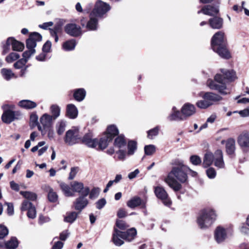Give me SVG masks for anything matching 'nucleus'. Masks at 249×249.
Listing matches in <instances>:
<instances>
[{
	"label": "nucleus",
	"instance_id": "nucleus-1",
	"mask_svg": "<svg viewBox=\"0 0 249 249\" xmlns=\"http://www.w3.org/2000/svg\"><path fill=\"white\" fill-rule=\"evenodd\" d=\"M189 170V168L185 165L182 161H176L171 171L164 180L175 191H178L182 187L178 181L182 183L187 181Z\"/></svg>",
	"mask_w": 249,
	"mask_h": 249
},
{
	"label": "nucleus",
	"instance_id": "nucleus-2",
	"mask_svg": "<svg viewBox=\"0 0 249 249\" xmlns=\"http://www.w3.org/2000/svg\"><path fill=\"white\" fill-rule=\"evenodd\" d=\"M211 46L213 51L216 52L221 57L229 59L231 54L227 47V40L223 32L219 31L213 36Z\"/></svg>",
	"mask_w": 249,
	"mask_h": 249
},
{
	"label": "nucleus",
	"instance_id": "nucleus-3",
	"mask_svg": "<svg viewBox=\"0 0 249 249\" xmlns=\"http://www.w3.org/2000/svg\"><path fill=\"white\" fill-rule=\"evenodd\" d=\"M214 211L211 208L203 209L199 213L197 222L201 229H206L210 227L216 219Z\"/></svg>",
	"mask_w": 249,
	"mask_h": 249
},
{
	"label": "nucleus",
	"instance_id": "nucleus-4",
	"mask_svg": "<svg viewBox=\"0 0 249 249\" xmlns=\"http://www.w3.org/2000/svg\"><path fill=\"white\" fill-rule=\"evenodd\" d=\"M207 85L211 89L217 90L222 94L226 95L230 93V91H227L226 86L224 82V79L220 74L215 75L214 80H208Z\"/></svg>",
	"mask_w": 249,
	"mask_h": 249
},
{
	"label": "nucleus",
	"instance_id": "nucleus-5",
	"mask_svg": "<svg viewBox=\"0 0 249 249\" xmlns=\"http://www.w3.org/2000/svg\"><path fill=\"white\" fill-rule=\"evenodd\" d=\"M4 112L1 116L2 121L6 124H10L15 120L19 119L21 115L18 111H12L11 109L14 108V106H9L8 105L3 106Z\"/></svg>",
	"mask_w": 249,
	"mask_h": 249
},
{
	"label": "nucleus",
	"instance_id": "nucleus-6",
	"mask_svg": "<svg viewBox=\"0 0 249 249\" xmlns=\"http://www.w3.org/2000/svg\"><path fill=\"white\" fill-rule=\"evenodd\" d=\"M65 143L72 145L78 143L81 141V135L77 129H70L66 133L64 138Z\"/></svg>",
	"mask_w": 249,
	"mask_h": 249
},
{
	"label": "nucleus",
	"instance_id": "nucleus-7",
	"mask_svg": "<svg viewBox=\"0 0 249 249\" xmlns=\"http://www.w3.org/2000/svg\"><path fill=\"white\" fill-rule=\"evenodd\" d=\"M110 8L109 4L102 0H98L96 2L91 13L95 17H101L109 11Z\"/></svg>",
	"mask_w": 249,
	"mask_h": 249
},
{
	"label": "nucleus",
	"instance_id": "nucleus-8",
	"mask_svg": "<svg viewBox=\"0 0 249 249\" xmlns=\"http://www.w3.org/2000/svg\"><path fill=\"white\" fill-rule=\"evenodd\" d=\"M94 15L91 13L89 20L83 18L80 20V24L83 27H85L89 31H95L98 28V20Z\"/></svg>",
	"mask_w": 249,
	"mask_h": 249
},
{
	"label": "nucleus",
	"instance_id": "nucleus-9",
	"mask_svg": "<svg viewBox=\"0 0 249 249\" xmlns=\"http://www.w3.org/2000/svg\"><path fill=\"white\" fill-rule=\"evenodd\" d=\"M155 193L157 197L161 199L165 206L169 207L171 205V201L163 187L159 186L155 187Z\"/></svg>",
	"mask_w": 249,
	"mask_h": 249
},
{
	"label": "nucleus",
	"instance_id": "nucleus-10",
	"mask_svg": "<svg viewBox=\"0 0 249 249\" xmlns=\"http://www.w3.org/2000/svg\"><path fill=\"white\" fill-rule=\"evenodd\" d=\"M199 95L203 99H206L208 102L211 104V106L222 99L221 96L212 92H201Z\"/></svg>",
	"mask_w": 249,
	"mask_h": 249
},
{
	"label": "nucleus",
	"instance_id": "nucleus-11",
	"mask_svg": "<svg viewBox=\"0 0 249 249\" xmlns=\"http://www.w3.org/2000/svg\"><path fill=\"white\" fill-rule=\"evenodd\" d=\"M21 211H27V216L29 218L34 219L36 216V210L33 204L28 200L23 201L21 206Z\"/></svg>",
	"mask_w": 249,
	"mask_h": 249
},
{
	"label": "nucleus",
	"instance_id": "nucleus-12",
	"mask_svg": "<svg viewBox=\"0 0 249 249\" xmlns=\"http://www.w3.org/2000/svg\"><path fill=\"white\" fill-rule=\"evenodd\" d=\"M71 186L73 192L78 193L81 195L88 196L89 193V187H84V184L81 182L73 181L71 183Z\"/></svg>",
	"mask_w": 249,
	"mask_h": 249
},
{
	"label": "nucleus",
	"instance_id": "nucleus-13",
	"mask_svg": "<svg viewBox=\"0 0 249 249\" xmlns=\"http://www.w3.org/2000/svg\"><path fill=\"white\" fill-rule=\"evenodd\" d=\"M65 32L72 36H78L82 34L81 28L75 24H68L65 27Z\"/></svg>",
	"mask_w": 249,
	"mask_h": 249
},
{
	"label": "nucleus",
	"instance_id": "nucleus-14",
	"mask_svg": "<svg viewBox=\"0 0 249 249\" xmlns=\"http://www.w3.org/2000/svg\"><path fill=\"white\" fill-rule=\"evenodd\" d=\"M87 196L82 195L76 199L73 203L74 209L76 210L81 212L88 205L89 201L86 198Z\"/></svg>",
	"mask_w": 249,
	"mask_h": 249
},
{
	"label": "nucleus",
	"instance_id": "nucleus-15",
	"mask_svg": "<svg viewBox=\"0 0 249 249\" xmlns=\"http://www.w3.org/2000/svg\"><path fill=\"white\" fill-rule=\"evenodd\" d=\"M237 142L242 148H249V132H242L238 137Z\"/></svg>",
	"mask_w": 249,
	"mask_h": 249
},
{
	"label": "nucleus",
	"instance_id": "nucleus-16",
	"mask_svg": "<svg viewBox=\"0 0 249 249\" xmlns=\"http://www.w3.org/2000/svg\"><path fill=\"white\" fill-rule=\"evenodd\" d=\"M214 165L218 168H224L225 163L223 160V152L221 150H217L214 153Z\"/></svg>",
	"mask_w": 249,
	"mask_h": 249
},
{
	"label": "nucleus",
	"instance_id": "nucleus-17",
	"mask_svg": "<svg viewBox=\"0 0 249 249\" xmlns=\"http://www.w3.org/2000/svg\"><path fill=\"white\" fill-rule=\"evenodd\" d=\"M218 12L219 8L217 6L207 5L203 7L201 10L198 11L197 13H203L205 15L213 16L217 15Z\"/></svg>",
	"mask_w": 249,
	"mask_h": 249
},
{
	"label": "nucleus",
	"instance_id": "nucleus-18",
	"mask_svg": "<svg viewBox=\"0 0 249 249\" xmlns=\"http://www.w3.org/2000/svg\"><path fill=\"white\" fill-rule=\"evenodd\" d=\"M181 111L185 120L187 117H190L195 113L196 107L192 104L186 103L182 107Z\"/></svg>",
	"mask_w": 249,
	"mask_h": 249
},
{
	"label": "nucleus",
	"instance_id": "nucleus-19",
	"mask_svg": "<svg viewBox=\"0 0 249 249\" xmlns=\"http://www.w3.org/2000/svg\"><path fill=\"white\" fill-rule=\"evenodd\" d=\"M82 143L89 147L95 148L97 146L98 141L96 139H93L91 133H89L84 135L82 139Z\"/></svg>",
	"mask_w": 249,
	"mask_h": 249
},
{
	"label": "nucleus",
	"instance_id": "nucleus-20",
	"mask_svg": "<svg viewBox=\"0 0 249 249\" xmlns=\"http://www.w3.org/2000/svg\"><path fill=\"white\" fill-rule=\"evenodd\" d=\"M227 238L226 230L222 227H217L214 232V238L218 243L223 242Z\"/></svg>",
	"mask_w": 249,
	"mask_h": 249
},
{
	"label": "nucleus",
	"instance_id": "nucleus-21",
	"mask_svg": "<svg viewBox=\"0 0 249 249\" xmlns=\"http://www.w3.org/2000/svg\"><path fill=\"white\" fill-rule=\"evenodd\" d=\"M7 44L8 47L12 45V49L16 51H22L24 48V45L23 43L15 40L13 37H9L7 39Z\"/></svg>",
	"mask_w": 249,
	"mask_h": 249
},
{
	"label": "nucleus",
	"instance_id": "nucleus-22",
	"mask_svg": "<svg viewBox=\"0 0 249 249\" xmlns=\"http://www.w3.org/2000/svg\"><path fill=\"white\" fill-rule=\"evenodd\" d=\"M51 115H49L47 113L44 114L40 118V122L43 126L44 128H49L53 123V121L54 120Z\"/></svg>",
	"mask_w": 249,
	"mask_h": 249
},
{
	"label": "nucleus",
	"instance_id": "nucleus-23",
	"mask_svg": "<svg viewBox=\"0 0 249 249\" xmlns=\"http://www.w3.org/2000/svg\"><path fill=\"white\" fill-rule=\"evenodd\" d=\"M209 23L213 29H219L223 26V20L221 18L215 17L209 20Z\"/></svg>",
	"mask_w": 249,
	"mask_h": 249
},
{
	"label": "nucleus",
	"instance_id": "nucleus-24",
	"mask_svg": "<svg viewBox=\"0 0 249 249\" xmlns=\"http://www.w3.org/2000/svg\"><path fill=\"white\" fill-rule=\"evenodd\" d=\"M168 119L170 121L184 120L182 113H180L175 107L172 108V113L168 116Z\"/></svg>",
	"mask_w": 249,
	"mask_h": 249
},
{
	"label": "nucleus",
	"instance_id": "nucleus-25",
	"mask_svg": "<svg viewBox=\"0 0 249 249\" xmlns=\"http://www.w3.org/2000/svg\"><path fill=\"white\" fill-rule=\"evenodd\" d=\"M214 154L211 152H206L204 156L202 165L204 168H207L212 164L214 160Z\"/></svg>",
	"mask_w": 249,
	"mask_h": 249
},
{
	"label": "nucleus",
	"instance_id": "nucleus-26",
	"mask_svg": "<svg viewBox=\"0 0 249 249\" xmlns=\"http://www.w3.org/2000/svg\"><path fill=\"white\" fill-rule=\"evenodd\" d=\"M121 236H122L123 239L128 241H131L136 235V230L134 228H131L127 230L126 232H118Z\"/></svg>",
	"mask_w": 249,
	"mask_h": 249
},
{
	"label": "nucleus",
	"instance_id": "nucleus-27",
	"mask_svg": "<svg viewBox=\"0 0 249 249\" xmlns=\"http://www.w3.org/2000/svg\"><path fill=\"white\" fill-rule=\"evenodd\" d=\"M115 147L119 149L124 148L126 145V140L123 135L118 136L114 141Z\"/></svg>",
	"mask_w": 249,
	"mask_h": 249
},
{
	"label": "nucleus",
	"instance_id": "nucleus-28",
	"mask_svg": "<svg viewBox=\"0 0 249 249\" xmlns=\"http://www.w3.org/2000/svg\"><path fill=\"white\" fill-rule=\"evenodd\" d=\"M44 189L48 193V197L50 201L55 202L57 200L58 196L55 192L53 191V189L48 185H45Z\"/></svg>",
	"mask_w": 249,
	"mask_h": 249
},
{
	"label": "nucleus",
	"instance_id": "nucleus-29",
	"mask_svg": "<svg viewBox=\"0 0 249 249\" xmlns=\"http://www.w3.org/2000/svg\"><path fill=\"white\" fill-rule=\"evenodd\" d=\"M143 204V201L140 197L134 196L127 201V206L131 209H134Z\"/></svg>",
	"mask_w": 249,
	"mask_h": 249
},
{
	"label": "nucleus",
	"instance_id": "nucleus-30",
	"mask_svg": "<svg viewBox=\"0 0 249 249\" xmlns=\"http://www.w3.org/2000/svg\"><path fill=\"white\" fill-rule=\"evenodd\" d=\"M18 105L21 107L26 109H31L36 107V104L31 100H23L18 102Z\"/></svg>",
	"mask_w": 249,
	"mask_h": 249
},
{
	"label": "nucleus",
	"instance_id": "nucleus-31",
	"mask_svg": "<svg viewBox=\"0 0 249 249\" xmlns=\"http://www.w3.org/2000/svg\"><path fill=\"white\" fill-rule=\"evenodd\" d=\"M67 114L69 118L74 119L77 116L78 110L74 105L69 104L67 107Z\"/></svg>",
	"mask_w": 249,
	"mask_h": 249
},
{
	"label": "nucleus",
	"instance_id": "nucleus-32",
	"mask_svg": "<svg viewBox=\"0 0 249 249\" xmlns=\"http://www.w3.org/2000/svg\"><path fill=\"white\" fill-rule=\"evenodd\" d=\"M112 140L111 138H109L106 135H104L100 139L99 142L98 141L97 145L98 146V148L102 150L105 149Z\"/></svg>",
	"mask_w": 249,
	"mask_h": 249
},
{
	"label": "nucleus",
	"instance_id": "nucleus-33",
	"mask_svg": "<svg viewBox=\"0 0 249 249\" xmlns=\"http://www.w3.org/2000/svg\"><path fill=\"white\" fill-rule=\"evenodd\" d=\"M118 134L119 130L117 127L114 125H111L107 127V132L105 135L113 140V138Z\"/></svg>",
	"mask_w": 249,
	"mask_h": 249
},
{
	"label": "nucleus",
	"instance_id": "nucleus-34",
	"mask_svg": "<svg viewBox=\"0 0 249 249\" xmlns=\"http://www.w3.org/2000/svg\"><path fill=\"white\" fill-rule=\"evenodd\" d=\"M118 232H122V231L117 230H114V233L113 234L112 241L114 244L116 246H121L124 244L123 241V237L121 236Z\"/></svg>",
	"mask_w": 249,
	"mask_h": 249
},
{
	"label": "nucleus",
	"instance_id": "nucleus-35",
	"mask_svg": "<svg viewBox=\"0 0 249 249\" xmlns=\"http://www.w3.org/2000/svg\"><path fill=\"white\" fill-rule=\"evenodd\" d=\"M226 148L228 154H232L235 150V140L232 138L229 139L226 142Z\"/></svg>",
	"mask_w": 249,
	"mask_h": 249
},
{
	"label": "nucleus",
	"instance_id": "nucleus-36",
	"mask_svg": "<svg viewBox=\"0 0 249 249\" xmlns=\"http://www.w3.org/2000/svg\"><path fill=\"white\" fill-rule=\"evenodd\" d=\"M221 72L224 75V78L232 81L234 80L236 77L235 71L233 70H221Z\"/></svg>",
	"mask_w": 249,
	"mask_h": 249
},
{
	"label": "nucleus",
	"instance_id": "nucleus-37",
	"mask_svg": "<svg viewBox=\"0 0 249 249\" xmlns=\"http://www.w3.org/2000/svg\"><path fill=\"white\" fill-rule=\"evenodd\" d=\"M60 186L66 196H74V193L72 192L71 188L68 184L62 182L60 184Z\"/></svg>",
	"mask_w": 249,
	"mask_h": 249
},
{
	"label": "nucleus",
	"instance_id": "nucleus-38",
	"mask_svg": "<svg viewBox=\"0 0 249 249\" xmlns=\"http://www.w3.org/2000/svg\"><path fill=\"white\" fill-rule=\"evenodd\" d=\"M18 241L16 237H12L10 240L4 244V247L7 249H15L18 246Z\"/></svg>",
	"mask_w": 249,
	"mask_h": 249
},
{
	"label": "nucleus",
	"instance_id": "nucleus-39",
	"mask_svg": "<svg viewBox=\"0 0 249 249\" xmlns=\"http://www.w3.org/2000/svg\"><path fill=\"white\" fill-rule=\"evenodd\" d=\"M76 46V42L74 39H71L65 42L62 46L63 49L66 51L73 50Z\"/></svg>",
	"mask_w": 249,
	"mask_h": 249
},
{
	"label": "nucleus",
	"instance_id": "nucleus-40",
	"mask_svg": "<svg viewBox=\"0 0 249 249\" xmlns=\"http://www.w3.org/2000/svg\"><path fill=\"white\" fill-rule=\"evenodd\" d=\"M86 95V91L83 89H79L74 93V98L78 101H82Z\"/></svg>",
	"mask_w": 249,
	"mask_h": 249
},
{
	"label": "nucleus",
	"instance_id": "nucleus-41",
	"mask_svg": "<svg viewBox=\"0 0 249 249\" xmlns=\"http://www.w3.org/2000/svg\"><path fill=\"white\" fill-rule=\"evenodd\" d=\"M66 124L64 121H58L56 124L55 128L59 135H62L65 130Z\"/></svg>",
	"mask_w": 249,
	"mask_h": 249
},
{
	"label": "nucleus",
	"instance_id": "nucleus-42",
	"mask_svg": "<svg viewBox=\"0 0 249 249\" xmlns=\"http://www.w3.org/2000/svg\"><path fill=\"white\" fill-rule=\"evenodd\" d=\"M77 215V213L75 212L68 213L64 218V221L71 223L75 220Z\"/></svg>",
	"mask_w": 249,
	"mask_h": 249
},
{
	"label": "nucleus",
	"instance_id": "nucleus-43",
	"mask_svg": "<svg viewBox=\"0 0 249 249\" xmlns=\"http://www.w3.org/2000/svg\"><path fill=\"white\" fill-rule=\"evenodd\" d=\"M1 73L4 79L7 80H9L14 76V73L10 69H2Z\"/></svg>",
	"mask_w": 249,
	"mask_h": 249
},
{
	"label": "nucleus",
	"instance_id": "nucleus-44",
	"mask_svg": "<svg viewBox=\"0 0 249 249\" xmlns=\"http://www.w3.org/2000/svg\"><path fill=\"white\" fill-rule=\"evenodd\" d=\"M51 112L52 114L51 116L53 120H55L60 115V109L58 106L53 105L51 107Z\"/></svg>",
	"mask_w": 249,
	"mask_h": 249
},
{
	"label": "nucleus",
	"instance_id": "nucleus-45",
	"mask_svg": "<svg viewBox=\"0 0 249 249\" xmlns=\"http://www.w3.org/2000/svg\"><path fill=\"white\" fill-rule=\"evenodd\" d=\"M137 149V143L135 142L131 141L128 142L127 155H133Z\"/></svg>",
	"mask_w": 249,
	"mask_h": 249
},
{
	"label": "nucleus",
	"instance_id": "nucleus-46",
	"mask_svg": "<svg viewBox=\"0 0 249 249\" xmlns=\"http://www.w3.org/2000/svg\"><path fill=\"white\" fill-rule=\"evenodd\" d=\"M196 106L201 109H206L211 106L206 99L200 100L198 101L196 103Z\"/></svg>",
	"mask_w": 249,
	"mask_h": 249
},
{
	"label": "nucleus",
	"instance_id": "nucleus-47",
	"mask_svg": "<svg viewBox=\"0 0 249 249\" xmlns=\"http://www.w3.org/2000/svg\"><path fill=\"white\" fill-rule=\"evenodd\" d=\"M20 194L22 195L25 198L30 200L33 201L36 199V195L34 193L21 191Z\"/></svg>",
	"mask_w": 249,
	"mask_h": 249
},
{
	"label": "nucleus",
	"instance_id": "nucleus-48",
	"mask_svg": "<svg viewBox=\"0 0 249 249\" xmlns=\"http://www.w3.org/2000/svg\"><path fill=\"white\" fill-rule=\"evenodd\" d=\"M19 55L16 53H11L6 56L5 60L8 63H12L19 58Z\"/></svg>",
	"mask_w": 249,
	"mask_h": 249
},
{
	"label": "nucleus",
	"instance_id": "nucleus-49",
	"mask_svg": "<svg viewBox=\"0 0 249 249\" xmlns=\"http://www.w3.org/2000/svg\"><path fill=\"white\" fill-rule=\"evenodd\" d=\"M144 152L147 155H152L156 152V147L152 144L146 145L144 147Z\"/></svg>",
	"mask_w": 249,
	"mask_h": 249
},
{
	"label": "nucleus",
	"instance_id": "nucleus-50",
	"mask_svg": "<svg viewBox=\"0 0 249 249\" xmlns=\"http://www.w3.org/2000/svg\"><path fill=\"white\" fill-rule=\"evenodd\" d=\"M100 189L98 187H94L91 191H89V198L91 199H94L97 198L100 193Z\"/></svg>",
	"mask_w": 249,
	"mask_h": 249
},
{
	"label": "nucleus",
	"instance_id": "nucleus-51",
	"mask_svg": "<svg viewBox=\"0 0 249 249\" xmlns=\"http://www.w3.org/2000/svg\"><path fill=\"white\" fill-rule=\"evenodd\" d=\"M159 128L156 127L147 131V137L150 139H153L154 137L158 135L159 133Z\"/></svg>",
	"mask_w": 249,
	"mask_h": 249
},
{
	"label": "nucleus",
	"instance_id": "nucleus-52",
	"mask_svg": "<svg viewBox=\"0 0 249 249\" xmlns=\"http://www.w3.org/2000/svg\"><path fill=\"white\" fill-rule=\"evenodd\" d=\"M36 52L35 49L28 50L24 52L22 54L23 59H25L26 62H27L28 59L31 57V55L34 54Z\"/></svg>",
	"mask_w": 249,
	"mask_h": 249
},
{
	"label": "nucleus",
	"instance_id": "nucleus-53",
	"mask_svg": "<svg viewBox=\"0 0 249 249\" xmlns=\"http://www.w3.org/2000/svg\"><path fill=\"white\" fill-rule=\"evenodd\" d=\"M190 161L193 164L197 165L201 163V159L198 156L193 155L190 157Z\"/></svg>",
	"mask_w": 249,
	"mask_h": 249
},
{
	"label": "nucleus",
	"instance_id": "nucleus-54",
	"mask_svg": "<svg viewBox=\"0 0 249 249\" xmlns=\"http://www.w3.org/2000/svg\"><path fill=\"white\" fill-rule=\"evenodd\" d=\"M206 174L208 177L210 178H214L216 175L215 169L213 167H210L206 170Z\"/></svg>",
	"mask_w": 249,
	"mask_h": 249
},
{
	"label": "nucleus",
	"instance_id": "nucleus-55",
	"mask_svg": "<svg viewBox=\"0 0 249 249\" xmlns=\"http://www.w3.org/2000/svg\"><path fill=\"white\" fill-rule=\"evenodd\" d=\"M36 43L33 40L29 38L26 40V47L28 50L35 49L34 48L36 47Z\"/></svg>",
	"mask_w": 249,
	"mask_h": 249
},
{
	"label": "nucleus",
	"instance_id": "nucleus-56",
	"mask_svg": "<svg viewBox=\"0 0 249 249\" xmlns=\"http://www.w3.org/2000/svg\"><path fill=\"white\" fill-rule=\"evenodd\" d=\"M29 38L35 41L36 43L37 41H40L42 39L41 36L39 33L36 32L30 34Z\"/></svg>",
	"mask_w": 249,
	"mask_h": 249
},
{
	"label": "nucleus",
	"instance_id": "nucleus-57",
	"mask_svg": "<svg viewBox=\"0 0 249 249\" xmlns=\"http://www.w3.org/2000/svg\"><path fill=\"white\" fill-rule=\"evenodd\" d=\"M8 234V230L4 226L0 225V239H2Z\"/></svg>",
	"mask_w": 249,
	"mask_h": 249
},
{
	"label": "nucleus",
	"instance_id": "nucleus-58",
	"mask_svg": "<svg viewBox=\"0 0 249 249\" xmlns=\"http://www.w3.org/2000/svg\"><path fill=\"white\" fill-rule=\"evenodd\" d=\"M27 62L25 59H20L16 62L14 66L16 69H19L23 67L26 64Z\"/></svg>",
	"mask_w": 249,
	"mask_h": 249
},
{
	"label": "nucleus",
	"instance_id": "nucleus-59",
	"mask_svg": "<svg viewBox=\"0 0 249 249\" xmlns=\"http://www.w3.org/2000/svg\"><path fill=\"white\" fill-rule=\"evenodd\" d=\"M106 203H107V202L105 198H101V199L98 200L96 202V208L99 210L101 209L105 206V205L106 204Z\"/></svg>",
	"mask_w": 249,
	"mask_h": 249
},
{
	"label": "nucleus",
	"instance_id": "nucleus-60",
	"mask_svg": "<svg viewBox=\"0 0 249 249\" xmlns=\"http://www.w3.org/2000/svg\"><path fill=\"white\" fill-rule=\"evenodd\" d=\"M78 171V168L74 167H72L69 174V179L70 180L73 179L75 177Z\"/></svg>",
	"mask_w": 249,
	"mask_h": 249
},
{
	"label": "nucleus",
	"instance_id": "nucleus-61",
	"mask_svg": "<svg viewBox=\"0 0 249 249\" xmlns=\"http://www.w3.org/2000/svg\"><path fill=\"white\" fill-rule=\"evenodd\" d=\"M116 224L117 227L121 230H125L128 227L125 222L123 220H117Z\"/></svg>",
	"mask_w": 249,
	"mask_h": 249
},
{
	"label": "nucleus",
	"instance_id": "nucleus-62",
	"mask_svg": "<svg viewBox=\"0 0 249 249\" xmlns=\"http://www.w3.org/2000/svg\"><path fill=\"white\" fill-rule=\"evenodd\" d=\"M118 155V158L119 160H123L125 158L126 152L125 151L122 149L116 152Z\"/></svg>",
	"mask_w": 249,
	"mask_h": 249
},
{
	"label": "nucleus",
	"instance_id": "nucleus-63",
	"mask_svg": "<svg viewBox=\"0 0 249 249\" xmlns=\"http://www.w3.org/2000/svg\"><path fill=\"white\" fill-rule=\"evenodd\" d=\"M240 231L244 234H248L249 233V227L247 226L246 224L243 223L240 228Z\"/></svg>",
	"mask_w": 249,
	"mask_h": 249
},
{
	"label": "nucleus",
	"instance_id": "nucleus-64",
	"mask_svg": "<svg viewBox=\"0 0 249 249\" xmlns=\"http://www.w3.org/2000/svg\"><path fill=\"white\" fill-rule=\"evenodd\" d=\"M51 42L50 41H47L43 46L42 50L43 52H49L51 49Z\"/></svg>",
	"mask_w": 249,
	"mask_h": 249
}]
</instances>
